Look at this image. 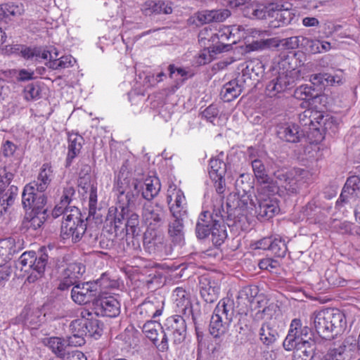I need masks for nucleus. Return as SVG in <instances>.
I'll return each instance as SVG.
<instances>
[{"label": "nucleus", "instance_id": "f257e3e1", "mask_svg": "<svg viewBox=\"0 0 360 360\" xmlns=\"http://www.w3.org/2000/svg\"><path fill=\"white\" fill-rule=\"evenodd\" d=\"M276 186H258L257 193L248 194L243 188V194L238 197L236 209H240L246 214L257 216L259 220H269L280 211L278 200L274 197Z\"/></svg>", "mask_w": 360, "mask_h": 360}, {"label": "nucleus", "instance_id": "f03ea898", "mask_svg": "<svg viewBox=\"0 0 360 360\" xmlns=\"http://www.w3.org/2000/svg\"><path fill=\"white\" fill-rule=\"evenodd\" d=\"M212 212H202L195 225V235L198 239H205L210 236V240L215 246L221 245L227 238L224 220V202L221 197H213Z\"/></svg>", "mask_w": 360, "mask_h": 360}, {"label": "nucleus", "instance_id": "7ed1b4c3", "mask_svg": "<svg viewBox=\"0 0 360 360\" xmlns=\"http://www.w3.org/2000/svg\"><path fill=\"white\" fill-rule=\"evenodd\" d=\"M163 328L156 321H148L143 326V332L160 352H166L169 348L168 340L172 339L174 344L182 342L186 334V325L181 316H171L167 319Z\"/></svg>", "mask_w": 360, "mask_h": 360}, {"label": "nucleus", "instance_id": "20e7f679", "mask_svg": "<svg viewBox=\"0 0 360 360\" xmlns=\"http://www.w3.org/2000/svg\"><path fill=\"white\" fill-rule=\"evenodd\" d=\"M136 181L129 184L127 180H117L118 205L108 209L105 224L110 227L109 231L116 236L124 233V221L127 214V205L134 206L138 199V187Z\"/></svg>", "mask_w": 360, "mask_h": 360}, {"label": "nucleus", "instance_id": "39448f33", "mask_svg": "<svg viewBox=\"0 0 360 360\" xmlns=\"http://www.w3.org/2000/svg\"><path fill=\"white\" fill-rule=\"evenodd\" d=\"M345 315L335 309L314 311L310 318L316 331L324 339H330L341 332L345 325Z\"/></svg>", "mask_w": 360, "mask_h": 360}, {"label": "nucleus", "instance_id": "423d86ee", "mask_svg": "<svg viewBox=\"0 0 360 360\" xmlns=\"http://www.w3.org/2000/svg\"><path fill=\"white\" fill-rule=\"evenodd\" d=\"M233 315L234 309L232 302L227 299L221 300L211 316L209 325L210 333L214 338L224 335L229 329Z\"/></svg>", "mask_w": 360, "mask_h": 360}, {"label": "nucleus", "instance_id": "0eeeda50", "mask_svg": "<svg viewBox=\"0 0 360 360\" xmlns=\"http://www.w3.org/2000/svg\"><path fill=\"white\" fill-rule=\"evenodd\" d=\"M69 212L65 213L66 218L62 221L60 236L63 240L70 239L72 243H77L84 236L86 224L77 207H73Z\"/></svg>", "mask_w": 360, "mask_h": 360}, {"label": "nucleus", "instance_id": "6e6552de", "mask_svg": "<svg viewBox=\"0 0 360 360\" xmlns=\"http://www.w3.org/2000/svg\"><path fill=\"white\" fill-rule=\"evenodd\" d=\"M311 330L307 326H302L299 319H294L290 323L288 333L283 342L284 349L287 351L292 350V347L296 344L302 343L304 341H310Z\"/></svg>", "mask_w": 360, "mask_h": 360}, {"label": "nucleus", "instance_id": "1a4fd4ad", "mask_svg": "<svg viewBox=\"0 0 360 360\" xmlns=\"http://www.w3.org/2000/svg\"><path fill=\"white\" fill-rule=\"evenodd\" d=\"M141 216L147 229H158L165 224L166 211L160 205L147 201L143 205Z\"/></svg>", "mask_w": 360, "mask_h": 360}, {"label": "nucleus", "instance_id": "9d476101", "mask_svg": "<svg viewBox=\"0 0 360 360\" xmlns=\"http://www.w3.org/2000/svg\"><path fill=\"white\" fill-rule=\"evenodd\" d=\"M167 202L171 216L185 217L188 216L187 202L184 192L175 185H170L167 189Z\"/></svg>", "mask_w": 360, "mask_h": 360}, {"label": "nucleus", "instance_id": "9b49d317", "mask_svg": "<svg viewBox=\"0 0 360 360\" xmlns=\"http://www.w3.org/2000/svg\"><path fill=\"white\" fill-rule=\"evenodd\" d=\"M209 176L214 184L217 192V197L224 198V193L226 191V185L224 176L226 172V163L219 158H212L210 160Z\"/></svg>", "mask_w": 360, "mask_h": 360}, {"label": "nucleus", "instance_id": "f8f14e48", "mask_svg": "<svg viewBox=\"0 0 360 360\" xmlns=\"http://www.w3.org/2000/svg\"><path fill=\"white\" fill-rule=\"evenodd\" d=\"M103 278L97 280L95 283L87 282L76 284L71 290V297L74 302L79 304L90 302L97 292L96 286L103 285Z\"/></svg>", "mask_w": 360, "mask_h": 360}, {"label": "nucleus", "instance_id": "ddd939ff", "mask_svg": "<svg viewBox=\"0 0 360 360\" xmlns=\"http://www.w3.org/2000/svg\"><path fill=\"white\" fill-rule=\"evenodd\" d=\"M118 179L127 180L129 184L136 181V184L138 186V197L140 193H141L143 198L149 202H151V200L158 195L161 188L160 180L156 176L146 178L143 182L135 179L119 178Z\"/></svg>", "mask_w": 360, "mask_h": 360}, {"label": "nucleus", "instance_id": "4468645a", "mask_svg": "<svg viewBox=\"0 0 360 360\" xmlns=\"http://www.w3.org/2000/svg\"><path fill=\"white\" fill-rule=\"evenodd\" d=\"M95 313L98 316L116 317L120 313V304L112 296H105L97 298L93 302Z\"/></svg>", "mask_w": 360, "mask_h": 360}, {"label": "nucleus", "instance_id": "2eb2a0df", "mask_svg": "<svg viewBox=\"0 0 360 360\" xmlns=\"http://www.w3.org/2000/svg\"><path fill=\"white\" fill-rule=\"evenodd\" d=\"M46 250L45 248H42L37 255L35 253L31 267L32 272L27 278L29 283H34L41 278L46 269L50 267L53 259H50Z\"/></svg>", "mask_w": 360, "mask_h": 360}, {"label": "nucleus", "instance_id": "dca6fc26", "mask_svg": "<svg viewBox=\"0 0 360 360\" xmlns=\"http://www.w3.org/2000/svg\"><path fill=\"white\" fill-rule=\"evenodd\" d=\"M360 197V178L357 176L349 177L342 190L337 205L354 203Z\"/></svg>", "mask_w": 360, "mask_h": 360}, {"label": "nucleus", "instance_id": "f3484780", "mask_svg": "<svg viewBox=\"0 0 360 360\" xmlns=\"http://www.w3.org/2000/svg\"><path fill=\"white\" fill-rule=\"evenodd\" d=\"M274 4L279 6L278 10L275 9L271 18L275 20L270 22L271 27H279L289 25L295 18V13L291 11V4L283 0H274Z\"/></svg>", "mask_w": 360, "mask_h": 360}, {"label": "nucleus", "instance_id": "a211bd4d", "mask_svg": "<svg viewBox=\"0 0 360 360\" xmlns=\"http://www.w3.org/2000/svg\"><path fill=\"white\" fill-rule=\"evenodd\" d=\"M85 318L72 321L69 325L70 335L67 338L68 345L73 347H80L85 344L86 337V326L84 323Z\"/></svg>", "mask_w": 360, "mask_h": 360}, {"label": "nucleus", "instance_id": "6ab92c4d", "mask_svg": "<svg viewBox=\"0 0 360 360\" xmlns=\"http://www.w3.org/2000/svg\"><path fill=\"white\" fill-rule=\"evenodd\" d=\"M165 237L158 229H147L143 236V246L150 254L162 252L165 248Z\"/></svg>", "mask_w": 360, "mask_h": 360}, {"label": "nucleus", "instance_id": "aec40b11", "mask_svg": "<svg viewBox=\"0 0 360 360\" xmlns=\"http://www.w3.org/2000/svg\"><path fill=\"white\" fill-rule=\"evenodd\" d=\"M199 289L201 297L207 303H214L218 300L219 284L208 276H202L199 281Z\"/></svg>", "mask_w": 360, "mask_h": 360}, {"label": "nucleus", "instance_id": "412c9836", "mask_svg": "<svg viewBox=\"0 0 360 360\" xmlns=\"http://www.w3.org/2000/svg\"><path fill=\"white\" fill-rule=\"evenodd\" d=\"M185 217H170L167 224V234L174 245H181L184 243Z\"/></svg>", "mask_w": 360, "mask_h": 360}, {"label": "nucleus", "instance_id": "4be33fe9", "mask_svg": "<svg viewBox=\"0 0 360 360\" xmlns=\"http://www.w3.org/2000/svg\"><path fill=\"white\" fill-rule=\"evenodd\" d=\"M141 11L145 15L170 14L172 13V3L161 0L147 1L141 6Z\"/></svg>", "mask_w": 360, "mask_h": 360}, {"label": "nucleus", "instance_id": "5701e85b", "mask_svg": "<svg viewBox=\"0 0 360 360\" xmlns=\"http://www.w3.org/2000/svg\"><path fill=\"white\" fill-rule=\"evenodd\" d=\"M68 155L65 160V166L70 167L73 160L79 154L84 144L83 137L77 133L68 134Z\"/></svg>", "mask_w": 360, "mask_h": 360}, {"label": "nucleus", "instance_id": "b1692460", "mask_svg": "<svg viewBox=\"0 0 360 360\" xmlns=\"http://www.w3.org/2000/svg\"><path fill=\"white\" fill-rule=\"evenodd\" d=\"M47 198L44 193H32L30 194V197L25 195L24 191L22 194V203L25 208L29 207L32 210L31 212L36 213L39 211H46L47 210L44 208L46 204Z\"/></svg>", "mask_w": 360, "mask_h": 360}, {"label": "nucleus", "instance_id": "393cba45", "mask_svg": "<svg viewBox=\"0 0 360 360\" xmlns=\"http://www.w3.org/2000/svg\"><path fill=\"white\" fill-rule=\"evenodd\" d=\"M293 360H311L314 356L316 346L314 340L296 344L292 347Z\"/></svg>", "mask_w": 360, "mask_h": 360}, {"label": "nucleus", "instance_id": "a878e982", "mask_svg": "<svg viewBox=\"0 0 360 360\" xmlns=\"http://www.w3.org/2000/svg\"><path fill=\"white\" fill-rule=\"evenodd\" d=\"M277 135L284 141L297 143L300 141L302 134L300 131L297 125L285 124L278 127Z\"/></svg>", "mask_w": 360, "mask_h": 360}, {"label": "nucleus", "instance_id": "bb28decb", "mask_svg": "<svg viewBox=\"0 0 360 360\" xmlns=\"http://www.w3.org/2000/svg\"><path fill=\"white\" fill-rule=\"evenodd\" d=\"M290 85V81L284 73L279 75L276 78L271 79L266 86V93L267 96L273 97L278 94L285 91Z\"/></svg>", "mask_w": 360, "mask_h": 360}, {"label": "nucleus", "instance_id": "cd10ccee", "mask_svg": "<svg viewBox=\"0 0 360 360\" xmlns=\"http://www.w3.org/2000/svg\"><path fill=\"white\" fill-rule=\"evenodd\" d=\"M231 15L228 9L202 11L198 14V19L202 23L222 22Z\"/></svg>", "mask_w": 360, "mask_h": 360}, {"label": "nucleus", "instance_id": "c85d7f7f", "mask_svg": "<svg viewBox=\"0 0 360 360\" xmlns=\"http://www.w3.org/2000/svg\"><path fill=\"white\" fill-rule=\"evenodd\" d=\"M259 338L263 345H272L279 337L278 332L269 322H264L259 330Z\"/></svg>", "mask_w": 360, "mask_h": 360}, {"label": "nucleus", "instance_id": "c756f323", "mask_svg": "<svg viewBox=\"0 0 360 360\" xmlns=\"http://www.w3.org/2000/svg\"><path fill=\"white\" fill-rule=\"evenodd\" d=\"M44 344L58 357L64 358L67 356L68 352L67 351V347L69 346L67 340L58 337H51L44 340Z\"/></svg>", "mask_w": 360, "mask_h": 360}, {"label": "nucleus", "instance_id": "7c9ffc66", "mask_svg": "<svg viewBox=\"0 0 360 360\" xmlns=\"http://www.w3.org/2000/svg\"><path fill=\"white\" fill-rule=\"evenodd\" d=\"M251 164L252 170L254 172L255 176L257 179V182L259 184V186L269 185V186H275L271 177L266 174L265 167L259 159H251Z\"/></svg>", "mask_w": 360, "mask_h": 360}, {"label": "nucleus", "instance_id": "2f4dec72", "mask_svg": "<svg viewBox=\"0 0 360 360\" xmlns=\"http://www.w3.org/2000/svg\"><path fill=\"white\" fill-rule=\"evenodd\" d=\"M241 92V85L237 79H233L223 86L220 95L224 101L231 102L240 96Z\"/></svg>", "mask_w": 360, "mask_h": 360}, {"label": "nucleus", "instance_id": "473e14b6", "mask_svg": "<svg viewBox=\"0 0 360 360\" xmlns=\"http://www.w3.org/2000/svg\"><path fill=\"white\" fill-rule=\"evenodd\" d=\"M173 297L176 306L179 312L186 314V311H191V302L189 294L181 287L176 288L173 292Z\"/></svg>", "mask_w": 360, "mask_h": 360}, {"label": "nucleus", "instance_id": "72a5a7b5", "mask_svg": "<svg viewBox=\"0 0 360 360\" xmlns=\"http://www.w3.org/2000/svg\"><path fill=\"white\" fill-rule=\"evenodd\" d=\"M159 302L155 297L153 300L148 299L145 300L139 306L140 314L144 315L149 319H155L162 314V308L159 304Z\"/></svg>", "mask_w": 360, "mask_h": 360}, {"label": "nucleus", "instance_id": "f704fd0d", "mask_svg": "<svg viewBox=\"0 0 360 360\" xmlns=\"http://www.w3.org/2000/svg\"><path fill=\"white\" fill-rule=\"evenodd\" d=\"M16 252L17 247L13 238L9 237L0 240V259L2 262L11 259Z\"/></svg>", "mask_w": 360, "mask_h": 360}, {"label": "nucleus", "instance_id": "c9c22d12", "mask_svg": "<svg viewBox=\"0 0 360 360\" xmlns=\"http://www.w3.org/2000/svg\"><path fill=\"white\" fill-rule=\"evenodd\" d=\"M279 6L274 4V0L266 2L264 4H259L252 8V15L257 19H264L272 17L274 12L278 10Z\"/></svg>", "mask_w": 360, "mask_h": 360}, {"label": "nucleus", "instance_id": "e433bc0d", "mask_svg": "<svg viewBox=\"0 0 360 360\" xmlns=\"http://www.w3.org/2000/svg\"><path fill=\"white\" fill-rule=\"evenodd\" d=\"M48 214L46 211H39V212L30 213V217H25L22 224L27 229L37 230L41 227L46 220Z\"/></svg>", "mask_w": 360, "mask_h": 360}, {"label": "nucleus", "instance_id": "4c0bfd02", "mask_svg": "<svg viewBox=\"0 0 360 360\" xmlns=\"http://www.w3.org/2000/svg\"><path fill=\"white\" fill-rule=\"evenodd\" d=\"M133 206L127 205V214L124 221V231L126 234L132 236L138 235V226L139 225V216L132 211Z\"/></svg>", "mask_w": 360, "mask_h": 360}, {"label": "nucleus", "instance_id": "58836bf2", "mask_svg": "<svg viewBox=\"0 0 360 360\" xmlns=\"http://www.w3.org/2000/svg\"><path fill=\"white\" fill-rule=\"evenodd\" d=\"M321 360H349V352L346 345L330 349Z\"/></svg>", "mask_w": 360, "mask_h": 360}, {"label": "nucleus", "instance_id": "ea45409f", "mask_svg": "<svg viewBox=\"0 0 360 360\" xmlns=\"http://www.w3.org/2000/svg\"><path fill=\"white\" fill-rule=\"evenodd\" d=\"M50 184L45 183L44 180H42L40 177L37 176V179L27 184L23 189L25 195L30 197V194L37 191L40 193L44 192L48 188Z\"/></svg>", "mask_w": 360, "mask_h": 360}, {"label": "nucleus", "instance_id": "a19ab883", "mask_svg": "<svg viewBox=\"0 0 360 360\" xmlns=\"http://www.w3.org/2000/svg\"><path fill=\"white\" fill-rule=\"evenodd\" d=\"M50 184L45 183L44 180H42L40 177L37 176V179L27 184L23 189L25 195L30 197V194L37 191L40 193L44 192L48 188Z\"/></svg>", "mask_w": 360, "mask_h": 360}, {"label": "nucleus", "instance_id": "79ce46f5", "mask_svg": "<svg viewBox=\"0 0 360 360\" xmlns=\"http://www.w3.org/2000/svg\"><path fill=\"white\" fill-rule=\"evenodd\" d=\"M23 12L24 8L22 4L7 3L0 5V18L20 15Z\"/></svg>", "mask_w": 360, "mask_h": 360}, {"label": "nucleus", "instance_id": "37998d69", "mask_svg": "<svg viewBox=\"0 0 360 360\" xmlns=\"http://www.w3.org/2000/svg\"><path fill=\"white\" fill-rule=\"evenodd\" d=\"M84 270V266L80 263H70L64 270L63 275L77 282V280L82 276Z\"/></svg>", "mask_w": 360, "mask_h": 360}, {"label": "nucleus", "instance_id": "c03bdc74", "mask_svg": "<svg viewBox=\"0 0 360 360\" xmlns=\"http://www.w3.org/2000/svg\"><path fill=\"white\" fill-rule=\"evenodd\" d=\"M18 193V188L14 185L8 186L4 191L0 193V202L4 205L11 206L13 204Z\"/></svg>", "mask_w": 360, "mask_h": 360}, {"label": "nucleus", "instance_id": "a18cd8bd", "mask_svg": "<svg viewBox=\"0 0 360 360\" xmlns=\"http://www.w3.org/2000/svg\"><path fill=\"white\" fill-rule=\"evenodd\" d=\"M169 76L170 78L174 79L176 76L179 75L182 77L180 83L183 84L186 79L192 77L194 75V72L188 69L184 68L176 67L174 64H170L168 66Z\"/></svg>", "mask_w": 360, "mask_h": 360}, {"label": "nucleus", "instance_id": "49530a36", "mask_svg": "<svg viewBox=\"0 0 360 360\" xmlns=\"http://www.w3.org/2000/svg\"><path fill=\"white\" fill-rule=\"evenodd\" d=\"M279 41L276 38H270L260 41H254L248 47L251 51L264 50L266 49L278 47Z\"/></svg>", "mask_w": 360, "mask_h": 360}, {"label": "nucleus", "instance_id": "de8ad7c7", "mask_svg": "<svg viewBox=\"0 0 360 360\" xmlns=\"http://www.w3.org/2000/svg\"><path fill=\"white\" fill-rule=\"evenodd\" d=\"M272 254L278 257H284L288 251L287 245L284 240L281 237H274L270 250Z\"/></svg>", "mask_w": 360, "mask_h": 360}, {"label": "nucleus", "instance_id": "09e8293b", "mask_svg": "<svg viewBox=\"0 0 360 360\" xmlns=\"http://www.w3.org/2000/svg\"><path fill=\"white\" fill-rule=\"evenodd\" d=\"M247 179L248 178V176H245L244 174H241L240 176V178L238 179L236 181V187L239 188H238V196L236 198V195H233V196L232 195H230L228 198H227V202H226V205L228 207V208H230L231 210L232 209H236V206L235 207L234 205H231V200L232 198H233V200L236 199L237 201L238 200V197H240V195L241 194H243L244 192H243V188L245 189L246 192L249 193V191H247V188H251L252 187L247 184L245 187H242L241 186L243 184V179Z\"/></svg>", "mask_w": 360, "mask_h": 360}, {"label": "nucleus", "instance_id": "8fccbe9b", "mask_svg": "<svg viewBox=\"0 0 360 360\" xmlns=\"http://www.w3.org/2000/svg\"><path fill=\"white\" fill-rule=\"evenodd\" d=\"M35 253L36 252L34 251L25 252L22 253L17 262V266L25 271H27V267L31 269Z\"/></svg>", "mask_w": 360, "mask_h": 360}, {"label": "nucleus", "instance_id": "3c124183", "mask_svg": "<svg viewBox=\"0 0 360 360\" xmlns=\"http://www.w3.org/2000/svg\"><path fill=\"white\" fill-rule=\"evenodd\" d=\"M86 336L93 337L100 336L102 332V328L100 326V322L97 319H85Z\"/></svg>", "mask_w": 360, "mask_h": 360}, {"label": "nucleus", "instance_id": "603ef678", "mask_svg": "<svg viewBox=\"0 0 360 360\" xmlns=\"http://www.w3.org/2000/svg\"><path fill=\"white\" fill-rule=\"evenodd\" d=\"M314 89L308 85H301L294 91V96L297 99L307 101L315 97L313 94Z\"/></svg>", "mask_w": 360, "mask_h": 360}, {"label": "nucleus", "instance_id": "864d4df0", "mask_svg": "<svg viewBox=\"0 0 360 360\" xmlns=\"http://www.w3.org/2000/svg\"><path fill=\"white\" fill-rule=\"evenodd\" d=\"M219 110L214 105H210L202 112V117L213 125H218Z\"/></svg>", "mask_w": 360, "mask_h": 360}, {"label": "nucleus", "instance_id": "5fc2aeb1", "mask_svg": "<svg viewBox=\"0 0 360 360\" xmlns=\"http://www.w3.org/2000/svg\"><path fill=\"white\" fill-rule=\"evenodd\" d=\"M37 176L40 177L45 183L51 184L53 177V169L50 162L44 163L39 169Z\"/></svg>", "mask_w": 360, "mask_h": 360}, {"label": "nucleus", "instance_id": "6e6d98bb", "mask_svg": "<svg viewBox=\"0 0 360 360\" xmlns=\"http://www.w3.org/2000/svg\"><path fill=\"white\" fill-rule=\"evenodd\" d=\"M301 182L297 180V177L294 172L288 179L285 184H283V187L290 193H297L301 187Z\"/></svg>", "mask_w": 360, "mask_h": 360}, {"label": "nucleus", "instance_id": "4d7b16f0", "mask_svg": "<svg viewBox=\"0 0 360 360\" xmlns=\"http://www.w3.org/2000/svg\"><path fill=\"white\" fill-rule=\"evenodd\" d=\"M75 194V188L72 186L68 184L65 187L63 188V194L60 201L61 205H66L70 206V204L71 203Z\"/></svg>", "mask_w": 360, "mask_h": 360}, {"label": "nucleus", "instance_id": "13d9d810", "mask_svg": "<svg viewBox=\"0 0 360 360\" xmlns=\"http://www.w3.org/2000/svg\"><path fill=\"white\" fill-rule=\"evenodd\" d=\"M354 224L347 221H344L335 224L334 226V229L341 234L354 235V231H353L354 229Z\"/></svg>", "mask_w": 360, "mask_h": 360}, {"label": "nucleus", "instance_id": "bf43d9fd", "mask_svg": "<svg viewBox=\"0 0 360 360\" xmlns=\"http://www.w3.org/2000/svg\"><path fill=\"white\" fill-rule=\"evenodd\" d=\"M25 97L27 100H33L39 98L40 89L37 84H30L25 88Z\"/></svg>", "mask_w": 360, "mask_h": 360}, {"label": "nucleus", "instance_id": "052dcab7", "mask_svg": "<svg viewBox=\"0 0 360 360\" xmlns=\"http://www.w3.org/2000/svg\"><path fill=\"white\" fill-rule=\"evenodd\" d=\"M78 186L86 193L92 187L97 186V183L92 176H83L78 179Z\"/></svg>", "mask_w": 360, "mask_h": 360}, {"label": "nucleus", "instance_id": "680f3d73", "mask_svg": "<svg viewBox=\"0 0 360 360\" xmlns=\"http://www.w3.org/2000/svg\"><path fill=\"white\" fill-rule=\"evenodd\" d=\"M89 191V214L94 216L96 211L97 205V186L92 187Z\"/></svg>", "mask_w": 360, "mask_h": 360}, {"label": "nucleus", "instance_id": "e2e57ef3", "mask_svg": "<svg viewBox=\"0 0 360 360\" xmlns=\"http://www.w3.org/2000/svg\"><path fill=\"white\" fill-rule=\"evenodd\" d=\"M293 172L297 177V180L301 182V184H308L312 180V174L307 169L295 168L293 169Z\"/></svg>", "mask_w": 360, "mask_h": 360}, {"label": "nucleus", "instance_id": "0e129e2a", "mask_svg": "<svg viewBox=\"0 0 360 360\" xmlns=\"http://www.w3.org/2000/svg\"><path fill=\"white\" fill-rule=\"evenodd\" d=\"M73 207H76L75 206H68L66 205H61L60 202L58 205H56L54 209L52 211V216L53 218H57L60 215H63V220L66 218L65 213H70V210H71Z\"/></svg>", "mask_w": 360, "mask_h": 360}, {"label": "nucleus", "instance_id": "69168bd1", "mask_svg": "<svg viewBox=\"0 0 360 360\" xmlns=\"http://www.w3.org/2000/svg\"><path fill=\"white\" fill-rule=\"evenodd\" d=\"M302 41L304 43L307 50L312 54H316L320 51L319 49V39H311L302 37Z\"/></svg>", "mask_w": 360, "mask_h": 360}, {"label": "nucleus", "instance_id": "338daca9", "mask_svg": "<svg viewBox=\"0 0 360 360\" xmlns=\"http://www.w3.org/2000/svg\"><path fill=\"white\" fill-rule=\"evenodd\" d=\"M20 53L24 58L36 60V56L39 54V51L37 49V47L31 48L22 46Z\"/></svg>", "mask_w": 360, "mask_h": 360}, {"label": "nucleus", "instance_id": "774afa93", "mask_svg": "<svg viewBox=\"0 0 360 360\" xmlns=\"http://www.w3.org/2000/svg\"><path fill=\"white\" fill-rule=\"evenodd\" d=\"M274 305L269 304L265 307L262 310H259L255 314V317L257 319H264V318H271L274 311Z\"/></svg>", "mask_w": 360, "mask_h": 360}]
</instances>
